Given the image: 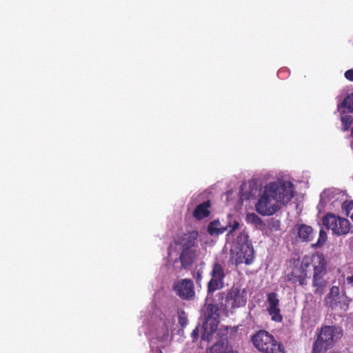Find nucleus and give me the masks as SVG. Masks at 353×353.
<instances>
[{
  "label": "nucleus",
  "instance_id": "obj_1",
  "mask_svg": "<svg viewBox=\"0 0 353 353\" xmlns=\"http://www.w3.org/2000/svg\"><path fill=\"white\" fill-rule=\"evenodd\" d=\"M294 196V185L288 179L279 178L266 183L255 204L262 216H271L286 205Z\"/></svg>",
  "mask_w": 353,
  "mask_h": 353
},
{
  "label": "nucleus",
  "instance_id": "obj_2",
  "mask_svg": "<svg viewBox=\"0 0 353 353\" xmlns=\"http://www.w3.org/2000/svg\"><path fill=\"white\" fill-rule=\"evenodd\" d=\"M174 321V315L172 314H163L159 318L152 316L148 334L152 353H162L161 349L169 344L170 331Z\"/></svg>",
  "mask_w": 353,
  "mask_h": 353
},
{
  "label": "nucleus",
  "instance_id": "obj_3",
  "mask_svg": "<svg viewBox=\"0 0 353 353\" xmlns=\"http://www.w3.org/2000/svg\"><path fill=\"white\" fill-rule=\"evenodd\" d=\"M231 252V259L235 265L238 266L243 263L250 265L253 263L255 253L252 244L249 241L248 232L245 231L240 232Z\"/></svg>",
  "mask_w": 353,
  "mask_h": 353
},
{
  "label": "nucleus",
  "instance_id": "obj_4",
  "mask_svg": "<svg viewBox=\"0 0 353 353\" xmlns=\"http://www.w3.org/2000/svg\"><path fill=\"white\" fill-rule=\"evenodd\" d=\"M310 264L314 269L313 285L316 288L315 293L322 294L326 285L324 276L327 273V262L321 254L304 256L301 261V267L307 269Z\"/></svg>",
  "mask_w": 353,
  "mask_h": 353
},
{
  "label": "nucleus",
  "instance_id": "obj_5",
  "mask_svg": "<svg viewBox=\"0 0 353 353\" xmlns=\"http://www.w3.org/2000/svg\"><path fill=\"white\" fill-rule=\"evenodd\" d=\"M198 232L192 231L185 234L180 239L178 244L179 250H181L179 261L181 267L186 268L191 265L197 256L196 239Z\"/></svg>",
  "mask_w": 353,
  "mask_h": 353
},
{
  "label": "nucleus",
  "instance_id": "obj_6",
  "mask_svg": "<svg viewBox=\"0 0 353 353\" xmlns=\"http://www.w3.org/2000/svg\"><path fill=\"white\" fill-rule=\"evenodd\" d=\"M248 299V292L245 288L234 285L222 297L220 302L221 307L228 314L232 310L245 305Z\"/></svg>",
  "mask_w": 353,
  "mask_h": 353
},
{
  "label": "nucleus",
  "instance_id": "obj_7",
  "mask_svg": "<svg viewBox=\"0 0 353 353\" xmlns=\"http://www.w3.org/2000/svg\"><path fill=\"white\" fill-rule=\"evenodd\" d=\"M342 336V330L336 326L322 327L313 345V353H325Z\"/></svg>",
  "mask_w": 353,
  "mask_h": 353
},
{
  "label": "nucleus",
  "instance_id": "obj_8",
  "mask_svg": "<svg viewBox=\"0 0 353 353\" xmlns=\"http://www.w3.org/2000/svg\"><path fill=\"white\" fill-rule=\"evenodd\" d=\"M254 347L262 353H285L284 347L265 330H260L252 339Z\"/></svg>",
  "mask_w": 353,
  "mask_h": 353
},
{
  "label": "nucleus",
  "instance_id": "obj_9",
  "mask_svg": "<svg viewBox=\"0 0 353 353\" xmlns=\"http://www.w3.org/2000/svg\"><path fill=\"white\" fill-rule=\"evenodd\" d=\"M205 321L203 323V333L202 339L210 341L212 334L216 331L219 323V308L216 305L208 304L203 311Z\"/></svg>",
  "mask_w": 353,
  "mask_h": 353
},
{
  "label": "nucleus",
  "instance_id": "obj_10",
  "mask_svg": "<svg viewBox=\"0 0 353 353\" xmlns=\"http://www.w3.org/2000/svg\"><path fill=\"white\" fill-rule=\"evenodd\" d=\"M323 223L327 230L338 236L346 235L353 232L349 220L332 213H328L323 217Z\"/></svg>",
  "mask_w": 353,
  "mask_h": 353
},
{
  "label": "nucleus",
  "instance_id": "obj_11",
  "mask_svg": "<svg viewBox=\"0 0 353 353\" xmlns=\"http://www.w3.org/2000/svg\"><path fill=\"white\" fill-rule=\"evenodd\" d=\"M345 193L336 188H331L325 189L320 195V203L319 207L322 208H327L332 210L340 205L343 208V203L347 202L345 201Z\"/></svg>",
  "mask_w": 353,
  "mask_h": 353
},
{
  "label": "nucleus",
  "instance_id": "obj_12",
  "mask_svg": "<svg viewBox=\"0 0 353 353\" xmlns=\"http://www.w3.org/2000/svg\"><path fill=\"white\" fill-rule=\"evenodd\" d=\"M240 228L239 219L231 214L227 215L226 225L222 226L219 220L211 221L208 226V232L211 236H218L228 230V234H232Z\"/></svg>",
  "mask_w": 353,
  "mask_h": 353
},
{
  "label": "nucleus",
  "instance_id": "obj_13",
  "mask_svg": "<svg viewBox=\"0 0 353 353\" xmlns=\"http://www.w3.org/2000/svg\"><path fill=\"white\" fill-rule=\"evenodd\" d=\"M349 302L350 300L347 296L341 292L339 288L337 286H332L325 298V304L332 310H346Z\"/></svg>",
  "mask_w": 353,
  "mask_h": 353
},
{
  "label": "nucleus",
  "instance_id": "obj_14",
  "mask_svg": "<svg viewBox=\"0 0 353 353\" xmlns=\"http://www.w3.org/2000/svg\"><path fill=\"white\" fill-rule=\"evenodd\" d=\"M210 275L212 276V279L208 283V291L213 292L221 288L224 285L223 279L225 273L223 267L219 263H215L210 272Z\"/></svg>",
  "mask_w": 353,
  "mask_h": 353
},
{
  "label": "nucleus",
  "instance_id": "obj_15",
  "mask_svg": "<svg viewBox=\"0 0 353 353\" xmlns=\"http://www.w3.org/2000/svg\"><path fill=\"white\" fill-rule=\"evenodd\" d=\"M174 289L183 299H191L194 296V284L190 279H181L176 282Z\"/></svg>",
  "mask_w": 353,
  "mask_h": 353
},
{
  "label": "nucleus",
  "instance_id": "obj_16",
  "mask_svg": "<svg viewBox=\"0 0 353 353\" xmlns=\"http://www.w3.org/2000/svg\"><path fill=\"white\" fill-rule=\"evenodd\" d=\"M268 310L269 314L271 316L272 320L276 322H281L282 321V316L279 307V299L277 294L274 292L268 294Z\"/></svg>",
  "mask_w": 353,
  "mask_h": 353
},
{
  "label": "nucleus",
  "instance_id": "obj_17",
  "mask_svg": "<svg viewBox=\"0 0 353 353\" xmlns=\"http://www.w3.org/2000/svg\"><path fill=\"white\" fill-rule=\"evenodd\" d=\"M306 275V269L301 267V270L296 269L291 273L288 274L285 278L293 284L299 283L300 285H303L305 284Z\"/></svg>",
  "mask_w": 353,
  "mask_h": 353
},
{
  "label": "nucleus",
  "instance_id": "obj_18",
  "mask_svg": "<svg viewBox=\"0 0 353 353\" xmlns=\"http://www.w3.org/2000/svg\"><path fill=\"white\" fill-rule=\"evenodd\" d=\"M298 236L303 241H310L314 237V230L310 225L301 224L295 228Z\"/></svg>",
  "mask_w": 353,
  "mask_h": 353
},
{
  "label": "nucleus",
  "instance_id": "obj_19",
  "mask_svg": "<svg viewBox=\"0 0 353 353\" xmlns=\"http://www.w3.org/2000/svg\"><path fill=\"white\" fill-rule=\"evenodd\" d=\"M210 207L208 202H203L199 204L194 210L193 215L196 219H202L208 216L210 214L208 208Z\"/></svg>",
  "mask_w": 353,
  "mask_h": 353
},
{
  "label": "nucleus",
  "instance_id": "obj_20",
  "mask_svg": "<svg viewBox=\"0 0 353 353\" xmlns=\"http://www.w3.org/2000/svg\"><path fill=\"white\" fill-rule=\"evenodd\" d=\"M240 201L243 202L245 200H250L254 196V190L252 188L251 185L248 183H243L241 186L240 190Z\"/></svg>",
  "mask_w": 353,
  "mask_h": 353
},
{
  "label": "nucleus",
  "instance_id": "obj_21",
  "mask_svg": "<svg viewBox=\"0 0 353 353\" xmlns=\"http://www.w3.org/2000/svg\"><path fill=\"white\" fill-rule=\"evenodd\" d=\"M207 353H236L223 341H220L212 346Z\"/></svg>",
  "mask_w": 353,
  "mask_h": 353
},
{
  "label": "nucleus",
  "instance_id": "obj_22",
  "mask_svg": "<svg viewBox=\"0 0 353 353\" xmlns=\"http://www.w3.org/2000/svg\"><path fill=\"white\" fill-rule=\"evenodd\" d=\"M245 220L248 223H251L256 226H259L262 224L261 219L254 212L247 214Z\"/></svg>",
  "mask_w": 353,
  "mask_h": 353
},
{
  "label": "nucleus",
  "instance_id": "obj_23",
  "mask_svg": "<svg viewBox=\"0 0 353 353\" xmlns=\"http://www.w3.org/2000/svg\"><path fill=\"white\" fill-rule=\"evenodd\" d=\"M343 210L347 216L353 220V201H349L343 203Z\"/></svg>",
  "mask_w": 353,
  "mask_h": 353
},
{
  "label": "nucleus",
  "instance_id": "obj_24",
  "mask_svg": "<svg viewBox=\"0 0 353 353\" xmlns=\"http://www.w3.org/2000/svg\"><path fill=\"white\" fill-rule=\"evenodd\" d=\"M343 106L348 109L350 112H353V93L347 95L344 99Z\"/></svg>",
  "mask_w": 353,
  "mask_h": 353
},
{
  "label": "nucleus",
  "instance_id": "obj_25",
  "mask_svg": "<svg viewBox=\"0 0 353 353\" xmlns=\"http://www.w3.org/2000/svg\"><path fill=\"white\" fill-rule=\"evenodd\" d=\"M179 324L182 327H185L188 325V316L183 311H179L177 313Z\"/></svg>",
  "mask_w": 353,
  "mask_h": 353
},
{
  "label": "nucleus",
  "instance_id": "obj_26",
  "mask_svg": "<svg viewBox=\"0 0 353 353\" xmlns=\"http://www.w3.org/2000/svg\"><path fill=\"white\" fill-rule=\"evenodd\" d=\"M341 119V122L343 124V131L347 130L349 129V128L350 127L352 122V119L351 117L342 116Z\"/></svg>",
  "mask_w": 353,
  "mask_h": 353
},
{
  "label": "nucleus",
  "instance_id": "obj_27",
  "mask_svg": "<svg viewBox=\"0 0 353 353\" xmlns=\"http://www.w3.org/2000/svg\"><path fill=\"white\" fill-rule=\"evenodd\" d=\"M326 239H327L326 233L324 231L321 230L319 232V240H318V243H317L318 245H321L323 244L325 242Z\"/></svg>",
  "mask_w": 353,
  "mask_h": 353
},
{
  "label": "nucleus",
  "instance_id": "obj_28",
  "mask_svg": "<svg viewBox=\"0 0 353 353\" xmlns=\"http://www.w3.org/2000/svg\"><path fill=\"white\" fill-rule=\"evenodd\" d=\"M345 77L349 81H353V69L347 70L345 73Z\"/></svg>",
  "mask_w": 353,
  "mask_h": 353
},
{
  "label": "nucleus",
  "instance_id": "obj_29",
  "mask_svg": "<svg viewBox=\"0 0 353 353\" xmlns=\"http://www.w3.org/2000/svg\"><path fill=\"white\" fill-rule=\"evenodd\" d=\"M199 330L198 327H196L192 332L191 336H192L193 340L194 341L199 338Z\"/></svg>",
  "mask_w": 353,
  "mask_h": 353
},
{
  "label": "nucleus",
  "instance_id": "obj_30",
  "mask_svg": "<svg viewBox=\"0 0 353 353\" xmlns=\"http://www.w3.org/2000/svg\"><path fill=\"white\" fill-rule=\"evenodd\" d=\"M174 248H173V246L171 245L170 248H169L168 250V254H169V257L171 260L173 259V256H174Z\"/></svg>",
  "mask_w": 353,
  "mask_h": 353
},
{
  "label": "nucleus",
  "instance_id": "obj_31",
  "mask_svg": "<svg viewBox=\"0 0 353 353\" xmlns=\"http://www.w3.org/2000/svg\"><path fill=\"white\" fill-rule=\"evenodd\" d=\"M197 276H196V281L199 283V281L201 280V273L198 272L197 274H196Z\"/></svg>",
  "mask_w": 353,
  "mask_h": 353
},
{
  "label": "nucleus",
  "instance_id": "obj_32",
  "mask_svg": "<svg viewBox=\"0 0 353 353\" xmlns=\"http://www.w3.org/2000/svg\"><path fill=\"white\" fill-rule=\"evenodd\" d=\"M347 281L353 285V275L347 278Z\"/></svg>",
  "mask_w": 353,
  "mask_h": 353
},
{
  "label": "nucleus",
  "instance_id": "obj_33",
  "mask_svg": "<svg viewBox=\"0 0 353 353\" xmlns=\"http://www.w3.org/2000/svg\"><path fill=\"white\" fill-rule=\"evenodd\" d=\"M178 262H179V261H178V260H177V259H176V260L174 261V263H177Z\"/></svg>",
  "mask_w": 353,
  "mask_h": 353
}]
</instances>
